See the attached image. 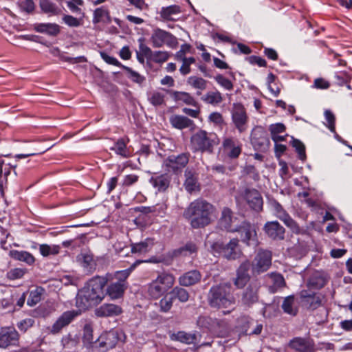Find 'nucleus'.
Masks as SVG:
<instances>
[{"label":"nucleus","mask_w":352,"mask_h":352,"mask_svg":"<svg viewBox=\"0 0 352 352\" xmlns=\"http://www.w3.org/2000/svg\"><path fill=\"white\" fill-rule=\"evenodd\" d=\"M263 230L266 235L273 240L280 241L285 238V230L277 221L265 223Z\"/></svg>","instance_id":"aec40b11"},{"label":"nucleus","mask_w":352,"mask_h":352,"mask_svg":"<svg viewBox=\"0 0 352 352\" xmlns=\"http://www.w3.org/2000/svg\"><path fill=\"white\" fill-rule=\"evenodd\" d=\"M272 207L276 217L282 221L287 227L290 228L292 232L295 234L301 233V229L298 224L291 217L279 202L276 200L272 202Z\"/></svg>","instance_id":"f8f14e48"},{"label":"nucleus","mask_w":352,"mask_h":352,"mask_svg":"<svg viewBox=\"0 0 352 352\" xmlns=\"http://www.w3.org/2000/svg\"><path fill=\"white\" fill-rule=\"evenodd\" d=\"M213 324V320L208 316H201L197 320V324L200 328L210 329Z\"/></svg>","instance_id":"69168bd1"},{"label":"nucleus","mask_w":352,"mask_h":352,"mask_svg":"<svg viewBox=\"0 0 352 352\" xmlns=\"http://www.w3.org/2000/svg\"><path fill=\"white\" fill-rule=\"evenodd\" d=\"M65 3L72 12L76 14L82 13V10L79 6L84 5L83 0H65Z\"/></svg>","instance_id":"6e6d98bb"},{"label":"nucleus","mask_w":352,"mask_h":352,"mask_svg":"<svg viewBox=\"0 0 352 352\" xmlns=\"http://www.w3.org/2000/svg\"><path fill=\"white\" fill-rule=\"evenodd\" d=\"M300 303L304 309L313 311L322 305V296L310 290L303 289L299 293Z\"/></svg>","instance_id":"1a4fd4ad"},{"label":"nucleus","mask_w":352,"mask_h":352,"mask_svg":"<svg viewBox=\"0 0 352 352\" xmlns=\"http://www.w3.org/2000/svg\"><path fill=\"white\" fill-rule=\"evenodd\" d=\"M43 289L41 287H37L34 290H32L27 300L28 305L33 307L38 303L41 300L43 294Z\"/></svg>","instance_id":"3c124183"},{"label":"nucleus","mask_w":352,"mask_h":352,"mask_svg":"<svg viewBox=\"0 0 352 352\" xmlns=\"http://www.w3.org/2000/svg\"><path fill=\"white\" fill-rule=\"evenodd\" d=\"M34 30L39 33L47 34L50 36H56L60 32V27L56 23H36Z\"/></svg>","instance_id":"c9c22d12"},{"label":"nucleus","mask_w":352,"mask_h":352,"mask_svg":"<svg viewBox=\"0 0 352 352\" xmlns=\"http://www.w3.org/2000/svg\"><path fill=\"white\" fill-rule=\"evenodd\" d=\"M39 5L42 12L50 16L58 15L60 12V8L49 0H41Z\"/></svg>","instance_id":"37998d69"},{"label":"nucleus","mask_w":352,"mask_h":352,"mask_svg":"<svg viewBox=\"0 0 352 352\" xmlns=\"http://www.w3.org/2000/svg\"><path fill=\"white\" fill-rule=\"evenodd\" d=\"M324 118L327 122L326 126L330 130L331 132L335 133V122L336 118L334 114L329 109L324 111Z\"/></svg>","instance_id":"bf43d9fd"},{"label":"nucleus","mask_w":352,"mask_h":352,"mask_svg":"<svg viewBox=\"0 0 352 352\" xmlns=\"http://www.w3.org/2000/svg\"><path fill=\"white\" fill-rule=\"evenodd\" d=\"M187 83L192 88L197 89V95L201 94V91L205 90L207 87V81L201 78L195 76H190L187 80Z\"/></svg>","instance_id":"a19ab883"},{"label":"nucleus","mask_w":352,"mask_h":352,"mask_svg":"<svg viewBox=\"0 0 352 352\" xmlns=\"http://www.w3.org/2000/svg\"><path fill=\"white\" fill-rule=\"evenodd\" d=\"M107 279L96 276L89 280L85 286L78 291L76 305L80 311L86 310L89 307L100 303L104 298V288Z\"/></svg>","instance_id":"f257e3e1"},{"label":"nucleus","mask_w":352,"mask_h":352,"mask_svg":"<svg viewBox=\"0 0 352 352\" xmlns=\"http://www.w3.org/2000/svg\"><path fill=\"white\" fill-rule=\"evenodd\" d=\"M219 144L217 135L200 129L190 138V146L193 152L212 153L214 147Z\"/></svg>","instance_id":"20e7f679"},{"label":"nucleus","mask_w":352,"mask_h":352,"mask_svg":"<svg viewBox=\"0 0 352 352\" xmlns=\"http://www.w3.org/2000/svg\"><path fill=\"white\" fill-rule=\"evenodd\" d=\"M170 177L168 174L152 176L149 180L151 184L158 192H165L170 186Z\"/></svg>","instance_id":"a878e982"},{"label":"nucleus","mask_w":352,"mask_h":352,"mask_svg":"<svg viewBox=\"0 0 352 352\" xmlns=\"http://www.w3.org/2000/svg\"><path fill=\"white\" fill-rule=\"evenodd\" d=\"M201 99L207 104L217 105L222 102L223 96L219 91H212L207 92Z\"/></svg>","instance_id":"49530a36"},{"label":"nucleus","mask_w":352,"mask_h":352,"mask_svg":"<svg viewBox=\"0 0 352 352\" xmlns=\"http://www.w3.org/2000/svg\"><path fill=\"white\" fill-rule=\"evenodd\" d=\"M111 21V18L107 7L101 6L94 11L92 19L94 24L99 23H109Z\"/></svg>","instance_id":"7c9ffc66"},{"label":"nucleus","mask_w":352,"mask_h":352,"mask_svg":"<svg viewBox=\"0 0 352 352\" xmlns=\"http://www.w3.org/2000/svg\"><path fill=\"white\" fill-rule=\"evenodd\" d=\"M208 302L212 308L223 309L224 314H230L236 304L230 284L221 283L212 286L208 292Z\"/></svg>","instance_id":"7ed1b4c3"},{"label":"nucleus","mask_w":352,"mask_h":352,"mask_svg":"<svg viewBox=\"0 0 352 352\" xmlns=\"http://www.w3.org/2000/svg\"><path fill=\"white\" fill-rule=\"evenodd\" d=\"M142 262L143 261L137 260L129 268L116 272L114 274V278L116 280V282L118 283H122L127 286L128 284L126 280L128 277L130 276L131 273L135 269V267Z\"/></svg>","instance_id":"72a5a7b5"},{"label":"nucleus","mask_w":352,"mask_h":352,"mask_svg":"<svg viewBox=\"0 0 352 352\" xmlns=\"http://www.w3.org/2000/svg\"><path fill=\"white\" fill-rule=\"evenodd\" d=\"M215 81L223 89L231 91L233 89V83L222 74H218L214 77Z\"/></svg>","instance_id":"13d9d810"},{"label":"nucleus","mask_w":352,"mask_h":352,"mask_svg":"<svg viewBox=\"0 0 352 352\" xmlns=\"http://www.w3.org/2000/svg\"><path fill=\"white\" fill-rule=\"evenodd\" d=\"M250 142L256 151H263L267 148L269 140L263 127L256 126L252 129Z\"/></svg>","instance_id":"4468645a"},{"label":"nucleus","mask_w":352,"mask_h":352,"mask_svg":"<svg viewBox=\"0 0 352 352\" xmlns=\"http://www.w3.org/2000/svg\"><path fill=\"white\" fill-rule=\"evenodd\" d=\"M147 99L152 105L161 106L164 104L165 94L161 91L154 90L147 93Z\"/></svg>","instance_id":"c03bdc74"},{"label":"nucleus","mask_w":352,"mask_h":352,"mask_svg":"<svg viewBox=\"0 0 352 352\" xmlns=\"http://www.w3.org/2000/svg\"><path fill=\"white\" fill-rule=\"evenodd\" d=\"M223 147L227 155L231 159L237 158L242 151V144L236 138L230 137L223 140Z\"/></svg>","instance_id":"412c9836"},{"label":"nucleus","mask_w":352,"mask_h":352,"mask_svg":"<svg viewBox=\"0 0 352 352\" xmlns=\"http://www.w3.org/2000/svg\"><path fill=\"white\" fill-rule=\"evenodd\" d=\"M270 276L273 281L272 287L276 290L278 289L282 288L285 285V281L283 276L279 273H272Z\"/></svg>","instance_id":"e2e57ef3"},{"label":"nucleus","mask_w":352,"mask_h":352,"mask_svg":"<svg viewBox=\"0 0 352 352\" xmlns=\"http://www.w3.org/2000/svg\"><path fill=\"white\" fill-rule=\"evenodd\" d=\"M272 254L270 251L260 250L251 263L253 274H259L269 270L272 265Z\"/></svg>","instance_id":"6e6552de"},{"label":"nucleus","mask_w":352,"mask_h":352,"mask_svg":"<svg viewBox=\"0 0 352 352\" xmlns=\"http://www.w3.org/2000/svg\"><path fill=\"white\" fill-rule=\"evenodd\" d=\"M292 146L298 153V158L302 161H305L306 159V153L305 146L303 143L297 139H294L292 141Z\"/></svg>","instance_id":"4d7b16f0"},{"label":"nucleus","mask_w":352,"mask_h":352,"mask_svg":"<svg viewBox=\"0 0 352 352\" xmlns=\"http://www.w3.org/2000/svg\"><path fill=\"white\" fill-rule=\"evenodd\" d=\"M334 77L336 78V82L340 86L349 82L351 79V74L346 71L336 72H335Z\"/></svg>","instance_id":"5fc2aeb1"},{"label":"nucleus","mask_w":352,"mask_h":352,"mask_svg":"<svg viewBox=\"0 0 352 352\" xmlns=\"http://www.w3.org/2000/svg\"><path fill=\"white\" fill-rule=\"evenodd\" d=\"M169 121L174 128L179 130L193 127L195 125L193 120L184 116L180 115L171 116L170 117Z\"/></svg>","instance_id":"cd10ccee"},{"label":"nucleus","mask_w":352,"mask_h":352,"mask_svg":"<svg viewBox=\"0 0 352 352\" xmlns=\"http://www.w3.org/2000/svg\"><path fill=\"white\" fill-rule=\"evenodd\" d=\"M118 339V331L111 329L105 331L95 341V347L99 348L100 352H106L116 345Z\"/></svg>","instance_id":"9b49d317"},{"label":"nucleus","mask_w":352,"mask_h":352,"mask_svg":"<svg viewBox=\"0 0 352 352\" xmlns=\"http://www.w3.org/2000/svg\"><path fill=\"white\" fill-rule=\"evenodd\" d=\"M80 310H71L63 312L52 324L50 332L53 334L59 333L64 327L68 326L74 319L80 314Z\"/></svg>","instance_id":"2eb2a0df"},{"label":"nucleus","mask_w":352,"mask_h":352,"mask_svg":"<svg viewBox=\"0 0 352 352\" xmlns=\"http://www.w3.org/2000/svg\"><path fill=\"white\" fill-rule=\"evenodd\" d=\"M235 232L239 233L241 241L248 246L256 247L258 245L256 229L250 222H240L236 226Z\"/></svg>","instance_id":"0eeeda50"},{"label":"nucleus","mask_w":352,"mask_h":352,"mask_svg":"<svg viewBox=\"0 0 352 352\" xmlns=\"http://www.w3.org/2000/svg\"><path fill=\"white\" fill-rule=\"evenodd\" d=\"M201 278V275L198 270H191L181 276L179 282L181 285L190 286L198 283Z\"/></svg>","instance_id":"c756f323"},{"label":"nucleus","mask_w":352,"mask_h":352,"mask_svg":"<svg viewBox=\"0 0 352 352\" xmlns=\"http://www.w3.org/2000/svg\"><path fill=\"white\" fill-rule=\"evenodd\" d=\"M9 256L14 260L25 262L28 265H32L35 261L33 255L27 251L12 250L9 252Z\"/></svg>","instance_id":"4c0bfd02"},{"label":"nucleus","mask_w":352,"mask_h":352,"mask_svg":"<svg viewBox=\"0 0 352 352\" xmlns=\"http://www.w3.org/2000/svg\"><path fill=\"white\" fill-rule=\"evenodd\" d=\"M19 335L13 327H2L0 330V348L6 349L19 344Z\"/></svg>","instance_id":"ddd939ff"},{"label":"nucleus","mask_w":352,"mask_h":352,"mask_svg":"<svg viewBox=\"0 0 352 352\" xmlns=\"http://www.w3.org/2000/svg\"><path fill=\"white\" fill-rule=\"evenodd\" d=\"M239 223L237 217L233 216V213L230 208L225 207L223 209L219 221V226L221 229L230 232H235L236 226Z\"/></svg>","instance_id":"dca6fc26"},{"label":"nucleus","mask_w":352,"mask_h":352,"mask_svg":"<svg viewBox=\"0 0 352 352\" xmlns=\"http://www.w3.org/2000/svg\"><path fill=\"white\" fill-rule=\"evenodd\" d=\"M211 250L214 255L219 254L228 260H235L242 254L238 239H232L226 245L215 242L211 245Z\"/></svg>","instance_id":"423d86ee"},{"label":"nucleus","mask_w":352,"mask_h":352,"mask_svg":"<svg viewBox=\"0 0 352 352\" xmlns=\"http://www.w3.org/2000/svg\"><path fill=\"white\" fill-rule=\"evenodd\" d=\"M60 246L58 245H50L47 244H41L39 246V252L43 256H48L50 255H56L60 252Z\"/></svg>","instance_id":"8fccbe9b"},{"label":"nucleus","mask_w":352,"mask_h":352,"mask_svg":"<svg viewBox=\"0 0 352 352\" xmlns=\"http://www.w3.org/2000/svg\"><path fill=\"white\" fill-rule=\"evenodd\" d=\"M281 307L285 314L293 316H296L298 312V303L294 295L285 297Z\"/></svg>","instance_id":"f704fd0d"},{"label":"nucleus","mask_w":352,"mask_h":352,"mask_svg":"<svg viewBox=\"0 0 352 352\" xmlns=\"http://www.w3.org/2000/svg\"><path fill=\"white\" fill-rule=\"evenodd\" d=\"M122 68L126 72L127 77L133 82L142 85L146 80V78L138 72L133 70L127 66H122Z\"/></svg>","instance_id":"09e8293b"},{"label":"nucleus","mask_w":352,"mask_h":352,"mask_svg":"<svg viewBox=\"0 0 352 352\" xmlns=\"http://www.w3.org/2000/svg\"><path fill=\"white\" fill-rule=\"evenodd\" d=\"M183 216L192 228H202L210 224L216 217V208L203 199H197L185 209Z\"/></svg>","instance_id":"f03ea898"},{"label":"nucleus","mask_w":352,"mask_h":352,"mask_svg":"<svg viewBox=\"0 0 352 352\" xmlns=\"http://www.w3.org/2000/svg\"><path fill=\"white\" fill-rule=\"evenodd\" d=\"M173 297L170 293L164 296L159 302L160 311L164 313L168 312L173 306Z\"/></svg>","instance_id":"864d4df0"},{"label":"nucleus","mask_w":352,"mask_h":352,"mask_svg":"<svg viewBox=\"0 0 352 352\" xmlns=\"http://www.w3.org/2000/svg\"><path fill=\"white\" fill-rule=\"evenodd\" d=\"M82 342L87 346H94L93 328L91 324H85L83 327Z\"/></svg>","instance_id":"de8ad7c7"},{"label":"nucleus","mask_w":352,"mask_h":352,"mask_svg":"<svg viewBox=\"0 0 352 352\" xmlns=\"http://www.w3.org/2000/svg\"><path fill=\"white\" fill-rule=\"evenodd\" d=\"M243 174L248 175L254 181H258L260 176L256 168L250 164L246 165L243 168Z\"/></svg>","instance_id":"338daca9"},{"label":"nucleus","mask_w":352,"mask_h":352,"mask_svg":"<svg viewBox=\"0 0 352 352\" xmlns=\"http://www.w3.org/2000/svg\"><path fill=\"white\" fill-rule=\"evenodd\" d=\"M151 41L153 47L157 48L162 47L165 45L173 47L177 43V38L170 32L158 28L153 30Z\"/></svg>","instance_id":"9d476101"},{"label":"nucleus","mask_w":352,"mask_h":352,"mask_svg":"<svg viewBox=\"0 0 352 352\" xmlns=\"http://www.w3.org/2000/svg\"><path fill=\"white\" fill-rule=\"evenodd\" d=\"M170 294L173 297V299L177 298L182 302H186L189 298L188 292L184 288L175 287L170 292Z\"/></svg>","instance_id":"603ef678"},{"label":"nucleus","mask_w":352,"mask_h":352,"mask_svg":"<svg viewBox=\"0 0 352 352\" xmlns=\"http://www.w3.org/2000/svg\"><path fill=\"white\" fill-rule=\"evenodd\" d=\"M153 245V240L150 238L139 243H131V252L133 254H145L148 252Z\"/></svg>","instance_id":"58836bf2"},{"label":"nucleus","mask_w":352,"mask_h":352,"mask_svg":"<svg viewBox=\"0 0 352 352\" xmlns=\"http://www.w3.org/2000/svg\"><path fill=\"white\" fill-rule=\"evenodd\" d=\"M232 120L240 133H243L247 129L248 117L242 105L239 104L234 107L232 113Z\"/></svg>","instance_id":"a211bd4d"},{"label":"nucleus","mask_w":352,"mask_h":352,"mask_svg":"<svg viewBox=\"0 0 352 352\" xmlns=\"http://www.w3.org/2000/svg\"><path fill=\"white\" fill-rule=\"evenodd\" d=\"M111 150L124 158H127L131 156V152L127 148L126 142L124 138L118 139L111 148Z\"/></svg>","instance_id":"ea45409f"},{"label":"nucleus","mask_w":352,"mask_h":352,"mask_svg":"<svg viewBox=\"0 0 352 352\" xmlns=\"http://www.w3.org/2000/svg\"><path fill=\"white\" fill-rule=\"evenodd\" d=\"M245 199L252 209L256 211L262 210L263 201L261 193L257 190H247L245 191Z\"/></svg>","instance_id":"b1692460"},{"label":"nucleus","mask_w":352,"mask_h":352,"mask_svg":"<svg viewBox=\"0 0 352 352\" xmlns=\"http://www.w3.org/2000/svg\"><path fill=\"white\" fill-rule=\"evenodd\" d=\"M197 251V247L195 243L193 242H188L183 247H181L177 252L180 254H183L184 256L190 255L193 253H196Z\"/></svg>","instance_id":"052dcab7"},{"label":"nucleus","mask_w":352,"mask_h":352,"mask_svg":"<svg viewBox=\"0 0 352 352\" xmlns=\"http://www.w3.org/2000/svg\"><path fill=\"white\" fill-rule=\"evenodd\" d=\"M289 346L296 352H314V344L309 338L296 337L289 342Z\"/></svg>","instance_id":"4be33fe9"},{"label":"nucleus","mask_w":352,"mask_h":352,"mask_svg":"<svg viewBox=\"0 0 352 352\" xmlns=\"http://www.w3.org/2000/svg\"><path fill=\"white\" fill-rule=\"evenodd\" d=\"M172 98L177 103H184L187 105L197 107L196 100L188 92L178 91H168Z\"/></svg>","instance_id":"bb28decb"},{"label":"nucleus","mask_w":352,"mask_h":352,"mask_svg":"<svg viewBox=\"0 0 352 352\" xmlns=\"http://www.w3.org/2000/svg\"><path fill=\"white\" fill-rule=\"evenodd\" d=\"M170 338L173 341H177L186 344H193L196 341L197 336L195 333L179 331L170 334Z\"/></svg>","instance_id":"2f4dec72"},{"label":"nucleus","mask_w":352,"mask_h":352,"mask_svg":"<svg viewBox=\"0 0 352 352\" xmlns=\"http://www.w3.org/2000/svg\"><path fill=\"white\" fill-rule=\"evenodd\" d=\"M189 161L188 153H181L178 155L168 156L164 161V165L168 170L175 172L185 167Z\"/></svg>","instance_id":"f3484780"},{"label":"nucleus","mask_w":352,"mask_h":352,"mask_svg":"<svg viewBox=\"0 0 352 352\" xmlns=\"http://www.w3.org/2000/svg\"><path fill=\"white\" fill-rule=\"evenodd\" d=\"M285 126L280 122L272 124L269 126V131L270 132L271 137L281 134L285 132Z\"/></svg>","instance_id":"0e129e2a"},{"label":"nucleus","mask_w":352,"mask_h":352,"mask_svg":"<svg viewBox=\"0 0 352 352\" xmlns=\"http://www.w3.org/2000/svg\"><path fill=\"white\" fill-rule=\"evenodd\" d=\"M251 267V263L248 260H245L241 263L236 270V277L234 280V285L239 288H243L250 279L249 270Z\"/></svg>","instance_id":"6ab92c4d"},{"label":"nucleus","mask_w":352,"mask_h":352,"mask_svg":"<svg viewBox=\"0 0 352 352\" xmlns=\"http://www.w3.org/2000/svg\"><path fill=\"white\" fill-rule=\"evenodd\" d=\"M175 277L168 273L160 274L149 285L148 293L153 298H158L171 288Z\"/></svg>","instance_id":"39448f33"},{"label":"nucleus","mask_w":352,"mask_h":352,"mask_svg":"<svg viewBox=\"0 0 352 352\" xmlns=\"http://www.w3.org/2000/svg\"><path fill=\"white\" fill-rule=\"evenodd\" d=\"M26 272L25 269L14 268L8 272V277L11 280H15L22 278Z\"/></svg>","instance_id":"774afa93"},{"label":"nucleus","mask_w":352,"mask_h":352,"mask_svg":"<svg viewBox=\"0 0 352 352\" xmlns=\"http://www.w3.org/2000/svg\"><path fill=\"white\" fill-rule=\"evenodd\" d=\"M186 180L184 182V187L186 191L191 193L196 190H199V184L197 182V178L195 175L190 172H186L185 173Z\"/></svg>","instance_id":"a18cd8bd"},{"label":"nucleus","mask_w":352,"mask_h":352,"mask_svg":"<svg viewBox=\"0 0 352 352\" xmlns=\"http://www.w3.org/2000/svg\"><path fill=\"white\" fill-rule=\"evenodd\" d=\"M126 288L122 283L112 282L107 287V294L111 300L119 299L122 298Z\"/></svg>","instance_id":"c85d7f7f"},{"label":"nucleus","mask_w":352,"mask_h":352,"mask_svg":"<svg viewBox=\"0 0 352 352\" xmlns=\"http://www.w3.org/2000/svg\"><path fill=\"white\" fill-rule=\"evenodd\" d=\"M327 283V279L324 275L320 272H315L309 277L307 286L309 287L320 289L322 288Z\"/></svg>","instance_id":"e433bc0d"},{"label":"nucleus","mask_w":352,"mask_h":352,"mask_svg":"<svg viewBox=\"0 0 352 352\" xmlns=\"http://www.w3.org/2000/svg\"><path fill=\"white\" fill-rule=\"evenodd\" d=\"M182 12L181 7L177 5H172L162 7L160 12L161 17L167 21H173V15L179 14Z\"/></svg>","instance_id":"79ce46f5"},{"label":"nucleus","mask_w":352,"mask_h":352,"mask_svg":"<svg viewBox=\"0 0 352 352\" xmlns=\"http://www.w3.org/2000/svg\"><path fill=\"white\" fill-rule=\"evenodd\" d=\"M258 287L256 284H250L243 292L241 304L247 307H250L258 300Z\"/></svg>","instance_id":"5701e85b"},{"label":"nucleus","mask_w":352,"mask_h":352,"mask_svg":"<svg viewBox=\"0 0 352 352\" xmlns=\"http://www.w3.org/2000/svg\"><path fill=\"white\" fill-rule=\"evenodd\" d=\"M122 312L120 306L114 304H104L95 310L98 317H113L120 315Z\"/></svg>","instance_id":"393cba45"},{"label":"nucleus","mask_w":352,"mask_h":352,"mask_svg":"<svg viewBox=\"0 0 352 352\" xmlns=\"http://www.w3.org/2000/svg\"><path fill=\"white\" fill-rule=\"evenodd\" d=\"M169 58V54L166 51L153 52L151 59L155 63H162L166 62Z\"/></svg>","instance_id":"680f3d73"},{"label":"nucleus","mask_w":352,"mask_h":352,"mask_svg":"<svg viewBox=\"0 0 352 352\" xmlns=\"http://www.w3.org/2000/svg\"><path fill=\"white\" fill-rule=\"evenodd\" d=\"M76 261L87 272H91L94 269L93 255L89 252H80L77 255Z\"/></svg>","instance_id":"473e14b6"}]
</instances>
